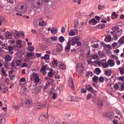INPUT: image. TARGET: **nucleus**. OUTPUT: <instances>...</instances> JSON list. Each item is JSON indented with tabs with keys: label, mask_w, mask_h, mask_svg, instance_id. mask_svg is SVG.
Instances as JSON below:
<instances>
[{
	"label": "nucleus",
	"mask_w": 124,
	"mask_h": 124,
	"mask_svg": "<svg viewBox=\"0 0 124 124\" xmlns=\"http://www.w3.org/2000/svg\"><path fill=\"white\" fill-rule=\"evenodd\" d=\"M98 104V108L99 109H101L102 106H103V102L101 100H99L97 103Z\"/></svg>",
	"instance_id": "obj_18"
},
{
	"label": "nucleus",
	"mask_w": 124,
	"mask_h": 124,
	"mask_svg": "<svg viewBox=\"0 0 124 124\" xmlns=\"http://www.w3.org/2000/svg\"><path fill=\"white\" fill-rule=\"evenodd\" d=\"M5 33L6 34V39H11L12 38V34H10V32H6Z\"/></svg>",
	"instance_id": "obj_16"
},
{
	"label": "nucleus",
	"mask_w": 124,
	"mask_h": 124,
	"mask_svg": "<svg viewBox=\"0 0 124 124\" xmlns=\"http://www.w3.org/2000/svg\"><path fill=\"white\" fill-rule=\"evenodd\" d=\"M117 45H118L117 43H114L113 44H112V47H113V48H115V47L117 46Z\"/></svg>",
	"instance_id": "obj_60"
},
{
	"label": "nucleus",
	"mask_w": 124,
	"mask_h": 124,
	"mask_svg": "<svg viewBox=\"0 0 124 124\" xmlns=\"http://www.w3.org/2000/svg\"><path fill=\"white\" fill-rule=\"evenodd\" d=\"M61 32L62 33H64V32H65V27H63L61 29Z\"/></svg>",
	"instance_id": "obj_52"
},
{
	"label": "nucleus",
	"mask_w": 124,
	"mask_h": 124,
	"mask_svg": "<svg viewBox=\"0 0 124 124\" xmlns=\"http://www.w3.org/2000/svg\"><path fill=\"white\" fill-rule=\"evenodd\" d=\"M104 8H105V5H103V6H102L101 5H98V10H101L102 9H104Z\"/></svg>",
	"instance_id": "obj_41"
},
{
	"label": "nucleus",
	"mask_w": 124,
	"mask_h": 124,
	"mask_svg": "<svg viewBox=\"0 0 124 124\" xmlns=\"http://www.w3.org/2000/svg\"><path fill=\"white\" fill-rule=\"evenodd\" d=\"M49 94L50 95V96L53 98V99H56L57 95V93H53V92L52 91H50L49 92Z\"/></svg>",
	"instance_id": "obj_12"
},
{
	"label": "nucleus",
	"mask_w": 124,
	"mask_h": 124,
	"mask_svg": "<svg viewBox=\"0 0 124 124\" xmlns=\"http://www.w3.org/2000/svg\"><path fill=\"white\" fill-rule=\"evenodd\" d=\"M60 66L62 69H66V66L63 63H61Z\"/></svg>",
	"instance_id": "obj_38"
},
{
	"label": "nucleus",
	"mask_w": 124,
	"mask_h": 124,
	"mask_svg": "<svg viewBox=\"0 0 124 124\" xmlns=\"http://www.w3.org/2000/svg\"><path fill=\"white\" fill-rule=\"evenodd\" d=\"M48 66V65L46 64L44 66H43L41 69V71L43 72L44 74H46V70L47 69V67Z\"/></svg>",
	"instance_id": "obj_11"
},
{
	"label": "nucleus",
	"mask_w": 124,
	"mask_h": 124,
	"mask_svg": "<svg viewBox=\"0 0 124 124\" xmlns=\"http://www.w3.org/2000/svg\"><path fill=\"white\" fill-rule=\"evenodd\" d=\"M97 27L99 29H104V28H105V24H99L98 26H97Z\"/></svg>",
	"instance_id": "obj_36"
},
{
	"label": "nucleus",
	"mask_w": 124,
	"mask_h": 124,
	"mask_svg": "<svg viewBox=\"0 0 124 124\" xmlns=\"http://www.w3.org/2000/svg\"><path fill=\"white\" fill-rule=\"evenodd\" d=\"M50 39H51L52 41H57L58 40V37L57 36H54V37H52Z\"/></svg>",
	"instance_id": "obj_49"
},
{
	"label": "nucleus",
	"mask_w": 124,
	"mask_h": 124,
	"mask_svg": "<svg viewBox=\"0 0 124 124\" xmlns=\"http://www.w3.org/2000/svg\"><path fill=\"white\" fill-rule=\"evenodd\" d=\"M5 61H6V62H10L11 61V56H10V55H6L5 57Z\"/></svg>",
	"instance_id": "obj_27"
},
{
	"label": "nucleus",
	"mask_w": 124,
	"mask_h": 124,
	"mask_svg": "<svg viewBox=\"0 0 124 124\" xmlns=\"http://www.w3.org/2000/svg\"><path fill=\"white\" fill-rule=\"evenodd\" d=\"M99 81L101 82V83H103V82H104V78H103V77H100L99 78Z\"/></svg>",
	"instance_id": "obj_50"
},
{
	"label": "nucleus",
	"mask_w": 124,
	"mask_h": 124,
	"mask_svg": "<svg viewBox=\"0 0 124 124\" xmlns=\"http://www.w3.org/2000/svg\"><path fill=\"white\" fill-rule=\"evenodd\" d=\"M105 47H106L105 48H108V49H109L110 50L112 48V47L110 45H106Z\"/></svg>",
	"instance_id": "obj_59"
},
{
	"label": "nucleus",
	"mask_w": 124,
	"mask_h": 124,
	"mask_svg": "<svg viewBox=\"0 0 124 124\" xmlns=\"http://www.w3.org/2000/svg\"><path fill=\"white\" fill-rule=\"evenodd\" d=\"M32 103V101L31 100L27 99L26 102L23 103V107L24 106H30V105H31Z\"/></svg>",
	"instance_id": "obj_7"
},
{
	"label": "nucleus",
	"mask_w": 124,
	"mask_h": 124,
	"mask_svg": "<svg viewBox=\"0 0 124 124\" xmlns=\"http://www.w3.org/2000/svg\"><path fill=\"white\" fill-rule=\"evenodd\" d=\"M102 66H103L104 68H107L109 66V64L107 63V62L103 63L102 64Z\"/></svg>",
	"instance_id": "obj_45"
},
{
	"label": "nucleus",
	"mask_w": 124,
	"mask_h": 124,
	"mask_svg": "<svg viewBox=\"0 0 124 124\" xmlns=\"http://www.w3.org/2000/svg\"><path fill=\"white\" fill-rule=\"evenodd\" d=\"M71 31H70L69 33V34L70 36H73L74 35H75V32L73 31V30H71Z\"/></svg>",
	"instance_id": "obj_43"
},
{
	"label": "nucleus",
	"mask_w": 124,
	"mask_h": 124,
	"mask_svg": "<svg viewBox=\"0 0 124 124\" xmlns=\"http://www.w3.org/2000/svg\"><path fill=\"white\" fill-rule=\"evenodd\" d=\"M67 45L66 46L65 50L67 53H68L70 51V44H71V41L69 40L67 43Z\"/></svg>",
	"instance_id": "obj_8"
},
{
	"label": "nucleus",
	"mask_w": 124,
	"mask_h": 124,
	"mask_svg": "<svg viewBox=\"0 0 124 124\" xmlns=\"http://www.w3.org/2000/svg\"><path fill=\"white\" fill-rule=\"evenodd\" d=\"M36 57H37V58H40V57H41V54L37 53L36 54Z\"/></svg>",
	"instance_id": "obj_63"
},
{
	"label": "nucleus",
	"mask_w": 124,
	"mask_h": 124,
	"mask_svg": "<svg viewBox=\"0 0 124 124\" xmlns=\"http://www.w3.org/2000/svg\"><path fill=\"white\" fill-rule=\"evenodd\" d=\"M113 124H118V120H113Z\"/></svg>",
	"instance_id": "obj_64"
},
{
	"label": "nucleus",
	"mask_w": 124,
	"mask_h": 124,
	"mask_svg": "<svg viewBox=\"0 0 124 124\" xmlns=\"http://www.w3.org/2000/svg\"><path fill=\"white\" fill-rule=\"evenodd\" d=\"M78 26H79V21H77L75 22V23H74V28L76 31H78V30L76 29V28H77Z\"/></svg>",
	"instance_id": "obj_22"
},
{
	"label": "nucleus",
	"mask_w": 124,
	"mask_h": 124,
	"mask_svg": "<svg viewBox=\"0 0 124 124\" xmlns=\"http://www.w3.org/2000/svg\"><path fill=\"white\" fill-rule=\"evenodd\" d=\"M108 65L110 66H114L115 65V63L114 62V61L109 59L108 60Z\"/></svg>",
	"instance_id": "obj_21"
},
{
	"label": "nucleus",
	"mask_w": 124,
	"mask_h": 124,
	"mask_svg": "<svg viewBox=\"0 0 124 124\" xmlns=\"http://www.w3.org/2000/svg\"><path fill=\"white\" fill-rule=\"evenodd\" d=\"M71 42H72L71 45H73V46L75 45L76 43L78 42V38H75L72 39Z\"/></svg>",
	"instance_id": "obj_17"
},
{
	"label": "nucleus",
	"mask_w": 124,
	"mask_h": 124,
	"mask_svg": "<svg viewBox=\"0 0 124 124\" xmlns=\"http://www.w3.org/2000/svg\"><path fill=\"white\" fill-rule=\"evenodd\" d=\"M58 32V29L56 28V27H53L51 30V33L52 34H56Z\"/></svg>",
	"instance_id": "obj_13"
},
{
	"label": "nucleus",
	"mask_w": 124,
	"mask_h": 124,
	"mask_svg": "<svg viewBox=\"0 0 124 124\" xmlns=\"http://www.w3.org/2000/svg\"><path fill=\"white\" fill-rule=\"evenodd\" d=\"M28 67V64L26 62H24L21 65V67Z\"/></svg>",
	"instance_id": "obj_56"
},
{
	"label": "nucleus",
	"mask_w": 124,
	"mask_h": 124,
	"mask_svg": "<svg viewBox=\"0 0 124 124\" xmlns=\"http://www.w3.org/2000/svg\"><path fill=\"white\" fill-rule=\"evenodd\" d=\"M39 24L40 26H41L42 27V26H46V23H45V21H42V22H40L39 23Z\"/></svg>",
	"instance_id": "obj_46"
},
{
	"label": "nucleus",
	"mask_w": 124,
	"mask_h": 124,
	"mask_svg": "<svg viewBox=\"0 0 124 124\" xmlns=\"http://www.w3.org/2000/svg\"><path fill=\"white\" fill-rule=\"evenodd\" d=\"M27 1L30 3L32 7H35V8H40L42 6L43 3L42 0H26Z\"/></svg>",
	"instance_id": "obj_1"
},
{
	"label": "nucleus",
	"mask_w": 124,
	"mask_h": 124,
	"mask_svg": "<svg viewBox=\"0 0 124 124\" xmlns=\"http://www.w3.org/2000/svg\"><path fill=\"white\" fill-rule=\"evenodd\" d=\"M111 74H112V70H111V69L105 70V75H106V76L109 77L111 76Z\"/></svg>",
	"instance_id": "obj_9"
},
{
	"label": "nucleus",
	"mask_w": 124,
	"mask_h": 124,
	"mask_svg": "<svg viewBox=\"0 0 124 124\" xmlns=\"http://www.w3.org/2000/svg\"><path fill=\"white\" fill-rule=\"evenodd\" d=\"M22 46H23V45L22 44H18L16 45V48H18V49L22 48Z\"/></svg>",
	"instance_id": "obj_55"
},
{
	"label": "nucleus",
	"mask_w": 124,
	"mask_h": 124,
	"mask_svg": "<svg viewBox=\"0 0 124 124\" xmlns=\"http://www.w3.org/2000/svg\"><path fill=\"white\" fill-rule=\"evenodd\" d=\"M28 50L30 51V52H33V51L34 50V47H33V46H29L28 47Z\"/></svg>",
	"instance_id": "obj_44"
},
{
	"label": "nucleus",
	"mask_w": 124,
	"mask_h": 124,
	"mask_svg": "<svg viewBox=\"0 0 124 124\" xmlns=\"http://www.w3.org/2000/svg\"><path fill=\"white\" fill-rule=\"evenodd\" d=\"M67 100H68V101H74V97L72 96H69L67 98Z\"/></svg>",
	"instance_id": "obj_32"
},
{
	"label": "nucleus",
	"mask_w": 124,
	"mask_h": 124,
	"mask_svg": "<svg viewBox=\"0 0 124 124\" xmlns=\"http://www.w3.org/2000/svg\"><path fill=\"white\" fill-rule=\"evenodd\" d=\"M27 9V5L25 3L18 4L16 7V12H19V13L26 12Z\"/></svg>",
	"instance_id": "obj_2"
},
{
	"label": "nucleus",
	"mask_w": 124,
	"mask_h": 124,
	"mask_svg": "<svg viewBox=\"0 0 124 124\" xmlns=\"http://www.w3.org/2000/svg\"><path fill=\"white\" fill-rule=\"evenodd\" d=\"M20 82H26V78H22L20 79Z\"/></svg>",
	"instance_id": "obj_61"
},
{
	"label": "nucleus",
	"mask_w": 124,
	"mask_h": 124,
	"mask_svg": "<svg viewBox=\"0 0 124 124\" xmlns=\"http://www.w3.org/2000/svg\"><path fill=\"white\" fill-rule=\"evenodd\" d=\"M42 59H44L45 60H49V59H50V56L48 54H45V56L42 57Z\"/></svg>",
	"instance_id": "obj_40"
},
{
	"label": "nucleus",
	"mask_w": 124,
	"mask_h": 124,
	"mask_svg": "<svg viewBox=\"0 0 124 124\" xmlns=\"http://www.w3.org/2000/svg\"><path fill=\"white\" fill-rule=\"evenodd\" d=\"M114 88H115V90H119V85L114 84Z\"/></svg>",
	"instance_id": "obj_57"
},
{
	"label": "nucleus",
	"mask_w": 124,
	"mask_h": 124,
	"mask_svg": "<svg viewBox=\"0 0 124 124\" xmlns=\"http://www.w3.org/2000/svg\"><path fill=\"white\" fill-rule=\"evenodd\" d=\"M111 38H112L111 37V35H108L105 38L104 41H105L106 42H110V41H111Z\"/></svg>",
	"instance_id": "obj_20"
},
{
	"label": "nucleus",
	"mask_w": 124,
	"mask_h": 124,
	"mask_svg": "<svg viewBox=\"0 0 124 124\" xmlns=\"http://www.w3.org/2000/svg\"><path fill=\"white\" fill-rule=\"evenodd\" d=\"M85 89L88 90L89 92H91V93H96L97 91H95L93 90V88L92 87V85L91 84L86 85Z\"/></svg>",
	"instance_id": "obj_4"
},
{
	"label": "nucleus",
	"mask_w": 124,
	"mask_h": 124,
	"mask_svg": "<svg viewBox=\"0 0 124 124\" xmlns=\"http://www.w3.org/2000/svg\"><path fill=\"white\" fill-rule=\"evenodd\" d=\"M45 80H47L46 83V86L50 87V84H52L54 83V79L50 78L49 77H46L45 78Z\"/></svg>",
	"instance_id": "obj_3"
},
{
	"label": "nucleus",
	"mask_w": 124,
	"mask_h": 124,
	"mask_svg": "<svg viewBox=\"0 0 124 124\" xmlns=\"http://www.w3.org/2000/svg\"><path fill=\"white\" fill-rule=\"evenodd\" d=\"M107 116L110 119H113L115 117V114L113 112H108L106 114Z\"/></svg>",
	"instance_id": "obj_10"
},
{
	"label": "nucleus",
	"mask_w": 124,
	"mask_h": 124,
	"mask_svg": "<svg viewBox=\"0 0 124 124\" xmlns=\"http://www.w3.org/2000/svg\"><path fill=\"white\" fill-rule=\"evenodd\" d=\"M119 70L120 71V74L121 75H124V68L123 67L119 68Z\"/></svg>",
	"instance_id": "obj_34"
},
{
	"label": "nucleus",
	"mask_w": 124,
	"mask_h": 124,
	"mask_svg": "<svg viewBox=\"0 0 124 124\" xmlns=\"http://www.w3.org/2000/svg\"><path fill=\"white\" fill-rule=\"evenodd\" d=\"M0 123L5 124V119H4L3 115H0Z\"/></svg>",
	"instance_id": "obj_25"
},
{
	"label": "nucleus",
	"mask_w": 124,
	"mask_h": 124,
	"mask_svg": "<svg viewBox=\"0 0 124 124\" xmlns=\"http://www.w3.org/2000/svg\"><path fill=\"white\" fill-rule=\"evenodd\" d=\"M33 55H34V53H33V54H32V53H31V52H28L27 53V57H28V58H30V57H32V56H33Z\"/></svg>",
	"instance_id": "obj_47"
},
{
	"label": "nucleus",
	"mask_w": 124,
	"mask_h": 124,
	"mask_svg": "<svg viewBox=\"0 0 124 124\" xmlns=\"http://www.w3.org/2000/svg\"><path fill=\"white\" fill-rule=\"evenodd\" d=\"M122 33H123V30L118 31L116 34L113 36V38H114V40H117V39H118V37L122 35Z\"/></svg>",
	"instance_id": "obj_5"
},
{
	"label": "nucleus",
	"mask_w": 124,
	"mask_h": 124,
	"mask_svg": "<svg viewBox=\"0 0 124 124\" xmlns=\"http://www.w3.org/2000/svg\"><path fill=\"white\" fill-rule=\"evenodd\" d=\"M44 107H45V105L36 106L35 107L34 109H35L36 110L37 109H42V108H44Z\"/></svg>",
	"instance_id": "obj_28"
},
{
	"label": "nucleus",
	"mask_w": 124,
	"mask_h": 124,
	"mask_svg": "<svg viewBox=\"0 0 124 124\" xmlns=\"http://www.w3.org/2000/svg\"><path fill=\"white\" fill-rule=\"evenodd\" d=\"M1 71L2 72V75H3L4 76H6V77H7V76H8V75L6 74V72H5L4 68L2 67L1 69Z\"/></svg>",
	"instance_id": "obj_24"
},
{
	"label": "nucleus",
	"mask_w": 124,
	"mask_h": 124,
	"mask_svg": "<svg viewBox=\"0 0 124 124\" xmlns=\"http://www.w3.org/2000/svg\"><path fill=\"white\" fill-rule=\"evenodd\" d=\"M16 45L22 44V40H16Z\"/></svg>",
	"instance_id": "obj_54"
},
{
	"label": "nucleus",
	"mask_w": 124,
	"mask_h": 124,
	"mask_svg": "<svg viewBox=\"0 0 124 124\" xmlns=\"http://www.w3.org/2000/svg\"><path fill=\"white\" fill-rule=\"evenodd\" d=\"M118 15L116 12H113L111 14V19H117L118 18Z\"/></svg>",
	"instance_id": "obj_19"
},
{
	"label": "nucleus",
	"mask_w": 124,
	"mask_h": 124,
	"mask_svg": "<svg viewBox=\"0 0 124 124\" xmlns=\"http://www.w3.org/2000/svg\"><path fill=\"white\" fill-rule=\"evenodd\" d=\"M1 46H2V48H3V49H5V50H7V48H8L7 44H2V45H1Z\"/></svg>",
	"instance_id": "obj_42"
},
{
	"label": "nucleus",
	"mask_w": 124,
	"mask_h": 124,
	"mask_svg": "<svg viewBox=\"0 0 124 124\" xmlns=\"http://www.w3.org/2000/svg\"><path fill=\"white\" fill-rule=\"evenodd\" d=\"M94 73L97 75H99L101 73V70L99 68H96L94 71Z\"/></svg>",
	"instance_id": "obj_15"
},
{
	"label": "nucleus",
	"mask_w": 124,
	"mask_h": 124,
	"mask_svg": "<svg viewBox=\"0 0 124 124\" xmlns=\"http://www.w3.org/2000/svg\"><path fill=\"white\" fill-rule=\"evenodd\" d=\"M7 50H8V51H9V52H10V51H12V50H13V47L11 46H8Z\"/></svg>",
	"instance_id": "obj_53"
},
{
	"label": "nucleus",
	"mask_w": 124,
	"mask_h": 124,
	"mask_svg": "<svg viewBox=\"0 0 124 124\" xmlns=\"http://www.w3.org/2000/svg\"><path fill=\"white\" fill-rule=\"evenodd\" d=\"M54 73L52 72H49L47 74V77H48V78H50L51 77H53V76H54Z\"/></svg>",
	"instance_id": "obj_37"
},
{
	"label": "nucleus",
	"mask_w": 124,
	"mask_h": 124,
	"mask_svg": "<svg viewBox=\"0 0 124 124\" xmlns=\"http://www.w3.org/2000/svg\"><path fill=\"white\" fill-rule=\"evenodd\" d=\"M89 23V24H90V25H94L97 24V21H96L95 19L93 18L92 20H90Z\"/></svg>",
	"instance_id": "obj_14"
},
{
	"label": "nucleus",
	"mask_w": 124,
	"mask_h": 124,
	"mask_svg": "<svg viewBox=\"0 0 124 124\" xmlns=\"http://www.w3.org/2000/svg\"><path fill=\"white\" fill-rule=\"evenodd\" d=\"M4 66L5 68H8V62L6 61L4 62Z\"/></svg>",
	"instance_id": "obj_51"
},
{
	"label": "nucleus",
	"mask_w": 124,
	"mask_h": 124,
	"mask_svg": "<svg viewBox=\"0 0 124 124\" xmlns=\"http://www.w3.org/2000/svg\"><path fill=\"white\" fill-rule=\"evenodd\" d=\"M68 84L69 87L71 88L73 91H74L75 90V88L74 87V84L73 83V79L72 78H70L69 80H68Z\"/></svg>",
	"instance_id": "obj_6"
},
{
	"label": "nucleus",
	"mask_w": 124,
	"mask_h": 124,
	"mask_svg": "<svg viewBox=\"0 0 124 124\" xmlns=\"http://www.w3.org/2000/svg\"><path fill=\"white\" fill-rule=\"evenodd\" d=\"M59 40L60 41V42H61V43H62V42H63L65 40L64 37L63 36H60L59 38Z\"/></svg>",
	"instance_id": "obj_35"
},
{
	"label": "nucleus",
	"mask_w": 124,
	"mask_h": 124,
	"mask_svg": "<svg viewBox=\"0 0 124 124\" xmlns=\"http://www.w3.org/2000/svg\"><path fill=\"white\" fill-rule=\"evenodd\" d=\"M91 98H92V94L91 93H89L86 96V100H90V99H91Z\"/></svg>",
	"instance_id": "obj_48"
},
{
	"label": "nucleus",
	"mask_w": 124,
	"mask_h": 124,
	"mask_svg": "<svg viewBox=\"0 0 124 124\" xmlns=\"http://www.w3.org/2000/svg\"><path fill=\"white\" fill-rule=\"evenodd\" d=\"M21 62H22V61L21 60H17L16 62V66H20L21 65Z\"/></svg>",
	"instance_id": "obj_39"
},
{
	"label": "nucleus",
	"mask_w": 124,
	"mask_h": 124,
	"mask_svg": "<svg viewBox=\"0 0 124 124\" xmlns=\"http://www.w3.org/2000/svg\"><path fill=\"white\" fill-rule=\"evenodd\" d=\"M57 51L58 52H62V44L57 45Z\"/></svg>",
	"instance_id": "obj_23"
},
{
	"label": "nucleus",
	"mask_w": 124,
	"mask_h": 124,
	"mask_svg": "<svg viewBox=\"0 0 124 124\" xmlns=\"http://www.w3.org/2000/svg\"><path fill=\"white\" fill-rule=\"evenodd\" d=\"M14 36L16 39H18L19 38V34L18 33H15Z\"/></svg>",
	"instance_id": "obj_62"
},
{
	"label": "nucleus",
	"mask_w": 124,
	"mask_h": 124,
	"mask_svg": "<svg viewBox=\"0 0 124 124\" xmlns=\"http://www.w3.org/2000/svg\"><path fill=\"white\" fill-rule=\"evenodd\" d=\"M92 80L94 83H97V81H98V77L96 76H94Z\"/></svg>",
	"instance_id": "obj_29"
},
{
	"label": "nucleus",
	"mask_w": 124,
	"mask_h": 124,
	"mask_svg": "<svg viewBox=\"0 0 124 124\" xmlns=\"http://www.w3.org/2000/svg\"><path fill=\"white\" fill-rule=\"evenodd\" d=\"M98 44H94L92 46L93 48H98Z\"/></svg>",
	"instance_id": "obj_58"
},
{
	"label": "nucleus",
	"mask_w": 124,
	"mask_h": 124,
	"mask_svg": "<svg viewBox=\"0 0 124 124\" xmlns=\"http://www.w3.org/2000/svg\"><path fill=\"white\" fill-rule=\"evenodd\" d=\"M118 43H119V44H124V36H123L120 39V40L118 41Z\"/></svg>",
	"instance_id": "obj_26"
},
{
	"label": "nucleus",
	"mask_w": 124,
	"mask_h": 124,
	"mask_svg": "<svg viewBox=\"0 0 124 124\" xmlns=\"http://www.w3.org/2000/svg\"><path fill=\"white\" fill-rule=\"evenodd\" d=\"M34 76L35 77V81L38 83L39 82V76H38V74L37 73H36L34 74Z\"/></svg>",
	"instance_id": "obj_30"
},
{
	"label": "nucleus",
	"mask_w": 124,
	"mask_h": 124,
	"mask_svg": "<svg viewBox=\"0 0 124 124\" xmlns=\"http://www.w3.org/2000/svg\"><path fill=\"white\" fill-rule=\"evenodd\" d=\"M52 63L54 66V67H57V66H58V60H54L52 61Z\"/></svg>",
	"instance_id": "obj_31"
},
{
	"label": "nucleus",
	"mask_w": 124,
	"mask_h": 124,
	"mask_svg": "<svg viewBox=\"0 0 124 124\" xmlns=\"http://www.w3.org/2000/svg\"><path fill=\"white\" fill-rule=\"evenodd\" d=\"M52 53L53 55H60V52H59L57 49H54Z\"/></svg>",
	"instance_id": "obj_33"
}]
</instances>
